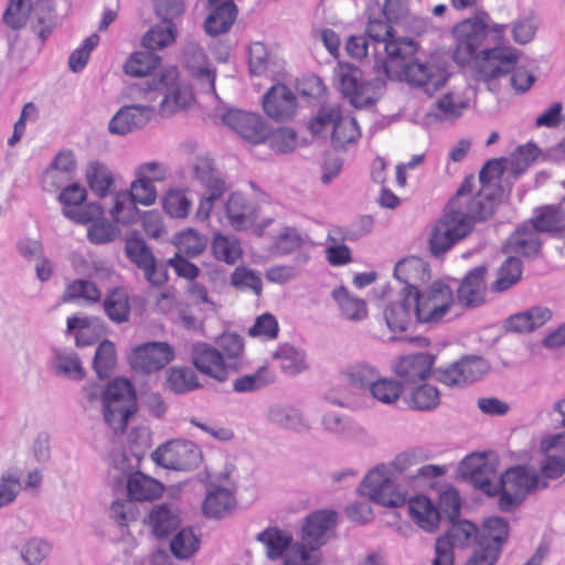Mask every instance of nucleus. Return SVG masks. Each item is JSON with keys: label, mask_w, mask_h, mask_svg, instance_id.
<instances>
[{"label": "nucleus", "mask_w": 565, "mask_h": 565, "mask_svg": "<svg viewBox=\"0 0 565 565\" xmlns=\"http://www.w3.org/2000/svg\"><path fill=\"white\" fill-rule=\"evenodd\" d=\"M86 189L79 183L65 186L58 194L60 202L64 205V215L79 224L90 223L103 215L99 204L83 205L86 200Z\"/></svg>", "instance_id": "nucleus-18"}, {"label": "nucleus", "mask_w": 565, "mask_h": 565, "mask_svg": "<svg viewBox=\"0 0 565 565\" xmlns=\"http://www.w3.org/2000/svg\"><path fill=\"white\" fill-rule=\"evenodd\" d=\"M540 233H542V231L535 226V220L533 217L530 223L521 225L510 235L503 246L504 253L518 254L524 257L536 256L542 246Z\"/></svg>", "instance_id": "nucleus-26"}, {"label": "nucleus", "mask_w": 565, "mask_h": 565, "mask_svg": "<svg viewBox=\"0 0 565 565\" xmlns=\"http://www.w3.org/2000/svg\"><path fill=\"white\" fill-rule=\"evenodd\" d=\"M348 381L355 387L370 390L380 372L367 363H356L345 372Z\"/></svg>", "instance_id": "nucleus-64"}, {"label": "nucleus", "mask_w": 565, "mask_h": 565, "mask_svg": "<svg viewBox=\"0 0 565 565\" xmlns=\"http://www.w3.org/2000/svg\"><path fill=\"white\" fill-rule=\"evenodd\" d=\"M33 10L32 0H9L3 13V22L12 30L23 28Z\"/></svg>", "instance_id": "nucleus-58"}, {"label": "nucleus", "mask_w": 565, "mask_h": 565, "mask_svg": "<svg viewBox=\"0 0 565 565\" xmlns=\"http://www.w3.org/2000/svg\"><path fill=\"white\" fill-rule=\"evenodd\" d=\"M52 367L56 375L65 376L73 380H82L85 371L77 354L73 351L57 350L55 351Z\"/></svg>", "instance_id": "nucleus-52"}, {"label": "nucleus", "mask_w": 565, "mask_h": 565, "mask_svg": "<svg viewBox=\"0 0 565 565\" xmlns=\"http://www.w3.org/2000/svg\"><path fill=\"white\" fill-rule=\"evenodd\" d=\"M435 356L427 352H418L401 356L394 364L393 371L403 388L426 381L434 374Z\"/></svg>", "instance_id": "nucleus-22"}, {"label": "nucleus", "mask_w": 565, "mask_h": 565, "mask_svg": "<svg viewBox=\"0 0 565 565\" xmlns=\"http://www.w3.org/2000/svg\"><path fill=\"white\" fill-rule=\"evenodd\" d=\"M263 107L268 117L289 120L296 114L297 98L286 85L278 84L264 95Z\"/></svg>", "instance_id": "nucleus-27"}, {"label": "nucleus", "mask_w": 565, "mask_h": 565, "mask_svg": "<svg viewBox=\"0 0 565 565\" xmlns=\"http://www.w3.org/2000/svg\"><path fill=\"white\" fill-rule=\"evenodd\" d=\"M222 121L254 145L266 141L270 132V126L259 114L231 109L223 115Z\"/></svg>", "instance_id": "nucleus-21"}, {"label": "nucleus", "mask_w": 565, "mask_h": 565, "mask_svg": "<svg viewBox=\"0 0 565 565\" xmlns=\"http://www.w3.org/2000/svg\"><path fill=\"white\" fill-rule=\"evenodd\" d=\"M162 490L163 486L157 479L142 472H135L128 478V495L135 501L154 500L162 493Z\"/></svg>", "instance_id": "nucleus-37"}, {"label": "nucleus", "mask_w": 565, "mask_h": 565, "mask_svg": "<svg viewBox=\"0 0 565 565\" xmlns=\"http://www.w3.org/2000/svg\"><path fill=\"white\" fill-rule=\"evenodd\" d=\"M448 79V73L437 62L412 60L401 70V76L393 81H404L409 86L422 88L427 95H433Z\"/></svg>", "instance_id": "nucleus-16"}, {"label": "nucleus", "mask_w": 565, "mask_h": 565, "mask_svg": "<svg viewBox=\"0 0 565 565\" xmlns=\"http://www.w3.org/2000/svg\"><path fill=\"white\" fill-rule=\"evenodd\" d=\"M408 512L412 520L424 531L434 532L438 527L440 514L434 503L425 495L408 499Z\"/></svg>", "instance_id": "nucleus-33"}, {"label": "nucleus", "mask_w": 565, "mask_h": 565, "mask_svg": "<svg viewBox=\"0 0 565 565\" xmlns=\"http://www.w3.org/2000/svg\"><path fill=\"white\" fill-rule=\"evenodd\" d=\"M308 236L292 226H281L273 236L269 250L277 256H287L303 247Z\"/></svg>", "instance_id": "nucleus-35"}, {"label": "nucleus", "mask_w": 565, "mask_h": 565, "mask_svg": "<svg viewBox=\"0 0 565 565\" xmlns=\"http://www.w3.org/2000/svg\"><path fill=\"white\" fill-rule=\"evenodd\" d=\"M152 111L153 106L148 103L124 106L109 120L108 130L111 135L126 136L146 126Z\"/></svg>", "instance_id": "nucleus-23"}, {"label": "nucleus", "mask_w": 565, "mask_h": 565, "mask_svg": "<svg viewBox=\"0 0 565 565\" xmlns=\"http://www.w3.org/2000/svg\"><path fill=\"white\" fill-rule=\"evenodd\" d=\"M206 243V238L193 228L180 232L174 239L179 253L190 257L200 255L205 249Z\"/></svg>", "instance_id": "nucleus-62"}, {"label": "nucleus", "mask_w": 565, "mask_h": 565, "mask_svg": "<svg viewBox=\"0 0 565 565\" xmlns=\"http://www.w3.org/2000/svg\"><path fill=\"white\" fill-rule=\"evenodd\" d=\"M85 178L89 189L99 198L111 193L115 178L113 172L103 163L92 161L87 164Z\"/></svg>", "instance_id": "nucleus-42"}, {"label": "nucleus", "mask_w": 565, "mask_h": 565, "mask_svg": "<svg viewBox=\"0 0 565 565\" xmlns=\"http://www.w3.org/2000/svg\"><path fill=\"white\" fill-rule=\"evenodd\" d=\"M403 391L404 388L397 380L381 377L380 375L369 393L374 399L391 405L398 401Z\"/></svg>", "instance_id": "nucleus-59"}, {"label": "nucleus", "mask_w": 565, "mask_h": 565, "mask_svg": "<svg viewBox=\"0 0 565 565\" xmlns=\"http://www.w3.org/2000/svg\"><path fill=\"white\" fill-rule=\"evenodd\" d=\"M309 128L313 135L327 137L337 149H344L354 145L361 137L360 127L355 118L344 116L339 106H327L319 109L311 119Z\"/></svg>", "instance_id": "nucleus-7"}, {"label": "nucleus", "mask_w": 565, "mask_h": 565, "mask_svg": "<svg viewBox=\"0 0 565 565\" xmlns=\"http://www.w3.org/2000/svg\"><path fill=\"white\" fill-rule=\"evenodd\" d=\"M508 537L509 523L505 519L501 516L486 519L476 546L468 556V565H495Z\"/></svg>", "instance_id": "nucleus-11"}, {"label": "nucleus", "mask_w": 565, "mask_h": 565, "mask_svg": "<svg viewBox=\"0 0 565 565\" xmlns=\"http://www.w3.org/2000/svg\"><path fill=\"white\" fill-rule=\"evenodd\" d=\"M337 519L338 515L333 510H318L311 513L302 526V541L311 550H318L329 540Z\"/></svg>", "instance_id": "nucleus-24"}, {"label": "nucleus", "mask_w": 565, "mask_h": 565, "mask_svg": "<svg viewBox=\"0 0 565 565\" xmlns=\"http://www.w3.org/2000/svg\"><path fill=\"white\" fill-rule=\"evenodd\" d=\"M175 356L174 349L167 342L151 341L136 347L130 354L132 369L151 374L168 365Z\"/></svg>", "instance_id": "nucleus-17"}, {"label": "nucleus", "mask_w": 565, "mask_h": 565, "mask_svg": "<svg viewBox=\"0 0 565 565\" xmlns=\"http://www.w3.org/2000/svg\"><path fill=\"white\" fill-rule=\"evenodd\" d=\"M546 482H541L536 470L529 466H515L509 468L501 476V497L499 508L509 512L516 509L527 494L540 487L545 488Z\"/></svg>", "instance_id": "nucleus-10"}, {"label": "nucleus", "mask_w": 565, "mask_h": 565, "mask_svg": "<svg viewBox=\"0 0 565 565\" xmlns=\"http://www.w3.org/2000/svg\"><path fill=\"white\" fill-rule=\"evenodd\" d=\"M507 25L490 23L487 13L481 12L459 22L452 30L456 49L454 58L465 65L475 61L476 76L489 83L505 76L520 60V51L501 46Z\"/></svg>", "instance_id": "nucleus-1"}, {"label": "nucleus", "mask_w": 565, "mask_h": 565, "mask_svg": "<svg viewBox=\"0 0 565 565\" xmlns=\"http://www.w3.org/2000/svg\"><path fill=\"white\" fill-rule=\"evenodd\" d=\"M181 523L179 509L170 503L153 507L149 514V524L157 537H166Z\"/></svg>", "instance_id": "nucleus-34"}, {"label": "nucleus", "mask_w": 565, "mask_h": 565, "mask_svg": "<svg viewBox=\"0 0 565 565\" xmlns=\"http://www.w3.org/2000/svg\"><path fill=\"white\" fill-rule=\"evenodd\" d=\"M269 420L285 429L296 433H308L311 424L305 413L290 404H275L268 411Z\"/></svg>", "instance_id": "nucleus-32"}, {"label": "nucleus", "mask_w": 565, "mask_h": 565, "mask_svg": "<svg viewBox=\"0 0 565 565\" xmlns=\"http://www.w3.org/2000/svg\"><path fill=\"white\" fill-rule=\"evenodd\" d=\"M333 299L340 307V310L349 320L361 321L367 316L366 303L363 299L351 296L348 290L340 287L332 292Z\"/></svg>", "instance_id": "nucleus-53"}, {"label": "nucleus", "mask_w": 565, "mask_h": 565, "mask_svg": "<svg viewBox=\"0 0 565 565\" xmlns=\"http://www.w3.org/2000/svg\"><path fill=\"white\" fill-rule=\"evenodd\" d=\"M114 204L109 210L113 220L122 225L135 223L139 217L137 202L128 194V191H119L114 195Z\"/></svg>", "instance_id": "nucleus-51"}, {"label": "nucleus", "mask_w": 565, "mask_h": 565, "mask_svg": "<svg viewBox=\"0 0 565 565\" xmlns=\"http://www.w3.org/2000/svg\"><path fill=\"white\" fill-rule=\"evenodd\" d=\"M257 541L260 542L268 558L277 559L291 543V535L278 527H268L257 535Z\"/></svg>", "instance_id": "nucleus-49"}, {"label": "nucleus", "mask_w": 565, "mask_h": 565, "mask_svg": "<svg viewBox=\"0 0 565 565\" xmlns=\"http://www.w3.org/2000/svg\"><path fill=\"white\" fill-rule=\"evenodd\" d=\"M163 210L174 218H185L192 206L191 199L183 190H170L163 198Z\"/></svg>", "instance_id": "nucleus-63"}, {"label": "nucleus", "mask_w": 565, "mask_h": 565, "mask_svg": "<svg viewBox=\"0 0 565 565\" xmlns=\"http://www.w3.org/2000/svg\"><path fill=\"white\" fill-rule=\"evenodd\" d=\"M469 105V89H452L443 94L434 103L428 116L441 121H452L462 116Z\"/></svg>", "instance_id": "nucleus-28"}, {"label": "nucleus", "mask_w": 565, "mask_h": 565, "mask_svg": "<svg viewBox=\"0 0 565 565\" xmlns=\"http://www.w3.org/2000/svg\"><path fill=\"white\" fill-rule=\"evenodd\" d=\"M385 463L372 468L363 478L359 492L371 501L386 507L399 508L406 504V484Z\"/></svg>", "instance_id": "nucleus-6"}, {"label": "nucleus", "mask_w": 565, "mask_h": 565, "mask_svg": "<svg viewBox=\"0 0 565 565\" xmlns=\"http://www.w3.org/2000/svg\"><path fill=\"white\" fill-rule=\"evenodd\" d=\"M522 275V263L515 256H509L500 266L498 278L492 284L491 288L494 291H505L515 285Z\"/></svg>", "instance_id": "nucleus-57"}, {"label": "nucleus", "mask_w": 565, "mask_h": 565, "mask_svg": "<svg viewBox=\"0 0 565 565\" xmlns=\"http://www.w3.org/2000/svg\"><path fill=\"white\" fill-rule=\"evenodd\" d=\"M200 386L198 374L189 366H172L166 371V387L174 394H186Z\"/></svg>", "instance_id": "nucleus-40"}, {"label": "nucleus", "mask_w": 565, "mask_h": 565, "mask_svg": "<svg viewBox=\"0 0 565 565\" xmlns=\"http://www.w3.org/2000/svg\"><path fill=\"white\" fill-rule=\"evenodd\" d=\"M151 458L166 469L188 471L200 465L202 455L192 441L177 439L159 446Z\"/></svg>", "instance_id": "nucleus-15"}, {"label": "nucleus", "mask_w": 565, "mask_h": 565, "mask_svg": "<svg viewBox=\"0 0 565 565\" xmlns=\"http://www.w3.org/2000/svg\"><path fill=\"white\" fill-rule=\"evenodd\" d=\"M423 267L418 259H404L396 264L395 277L405 284L401 297L391 301L384 309V319L388 329L393 332H404L412 323L414 306L412 291L414 289V273Z\"/></svg>", "instance_id": "nucleus-5"}, {"label": "nucleus", "mask_w": 565, "mask_h": 565, "mask_svg": "<svg viewBox=\"0 0 565 565\" xmlns=\"http://www.w3.org/2000/svg\"><path fill=\"white\" fill-rule=\"evenodd\" d=\"M191 361L199 372L220 383L227 381L232 373L231 364L222 352L206 342H196L192 345Z\"/></svg>", "instance_id": "nucleus-19"}, {"label": "nucleus", "mask_w": 565, "mask_h": 565, "mask_svg": "<svg viewBox=\"0 0 565 565\" xmlns=\"http://www.w3.org/2000/svg\"><path fill=\"white\" fill-rule=\"evenodd\" d=\"M333 82L341 94L356 108L373 105L385 87V81L381 77L362 81L361 70L345 62H339L333 68Z\"/></svg>", "instance_id": "nucleus-4"}, {"label": "nucleus", "mask_w": 565, "mask_h": 565, "mask_svg": "<svg viewBox=\"0 0 565 565\" xmlns=\"http://www.w3.org/2000/svg\"><path fill=\"white\" fill-rule=\"evenodd\" d=\"M309 259L310 255L308 253L299 252L294 258V264H279L270 266L265 270V277L268 281L274 284H287L300 276V267L306 265Z\"/></svg>", "instance_id": "nucleus-46"}, {"label": "nucleus", "mask_w": 565, "mask_h": 565, "mask_svg": "<svg viewBox=\"0 0 565 565\" xmlns=\"http://www.w3.org/2000/svg\"><path fill=\"white\" fill-rule=\"evenodd\" d=\"M234 504L233 493L228 489L216 487L207 492L203 502V513L209 518H223Z\"/></svg>", "instance_id": "nucleus-47"}, {"label": "nucleus", "mask_w": 565, "mask_h": 565, "mask_svg": "<svg viewBox=\"0 0 565 565\" xmlns=\"http://www.w3.org/2000/svg\"><path fill=\"white\" fill-rule=\"evenodd\" d=\"M412 297L416 321L428 326L441 322L455 303L452 289L441 281H434L422 290L414 284Z\"/></svg>", "instance_id": "nucleus-8"}, {"label": "nucleus", "mask_w": 565, "mask_h": 565, "mask_svg": "<svg viewBox=\"0 0 565 565\" xmlns=\"http://www.w3.org/2000/svg\"><path fill=\"white\" fill-rule=\"evenodd\" d=\"M103 308L106 316L115 323H124L130 317V303L128 292L124 288L110 290L104 301Z\"/></svg>", "instance_id": "nucleus-45"}, {"label": "nucleus", "mask_w": 565, "mask_h": 565, "mask_svg": "<svg viewBox=\"0 0 565 565\" xmlns=\"http://www.w3.org/2000/svg\"><path fill=\"white\" fill-rule=\"evenodd\" d=\"M542 450L546 452L541 462V473L546 479H557L565 473L564 455L550 452L552 450L565 451V433L557 434L543 439Z\"/></svg>", "instance_id": "nucleus-31"}, {"label": "nucleus", "mask_w": 565, "mask_h": 565, "mask_svg": "<svg viewBox=\"0 0 565 565\" xmlns=\"http://www.w3.org/2000/svg\"><path fill=\"white\" fill-rule=\"evenodd\" d=\"M230 282L234 288L250 291L256 296H260L263 291L260 273L247 266L236 267L231 274Z\"/></svg>", "instance_id": "nucleus-55"}, {"label": "nucleus", "mask_w": 565, "mask_h": 565, "mask_svg": "<svg viewBox=\"0 0 565 565\" xmlns=\"http://www.w3.org/2000/svg\"><path fill=\"white\" fill-rule=\"evenodd\" d=\"M194 57H198V64L192 63L190 60L186 62V68L192 76L199 82L201 89L205 93H215V70L212 68L200 46H193L189 51Z\"/></svg>", "instance_id": "nucleus-44"}, {"label": "nucleus", "mask_w": 565, "mask_h": 565, "mask_svg": "<svg viewBox=\"0 0 565 565\" xmlns=\"http://www.w3.org/2000/svg\"><path fill=\"white\" fill-rule=\"evenodd\" d=\"M126 97L150 105L158 102V113L162 117L186 110L195 102L192 87L181 79L175 66L164 67L145 82L127 86Z\"/></svg>", "instance_id": "nucleus-2"}, {"label": "nucleus", "mask_w": 565, "mask_h": 565, "mask_svg": "<svg viewBox=\"0 0 565 565\" xmlns=\"http://www.w3.org/2000/svg\"><path fill=\"white\" fill-rule=\"evenodd\" d=\"M192 177L205 189L226 188L224 180L207 157H198L192 164Z\"/></svg>", "instance_id": "nucleus-54"}, {"label": "nucleus", "mask_w": 565, "mask_h": 565, "mask_svg": "<svg viewBox=\"0 0 565 565\" xmlns=\"http://www.w3.org/2000/svg\"><path fill=\"white\" fill-rule=\"evenodd\" d=\"M135 402L136 394L128 380L118 377L108 384L103 396L104 419L115 433L126 429Z\"/></svg>", "instance_id": "nucleus-9"}, {"label": "nucleus", "mask_w": 565, "mask_h": 565, "mask_svg": "<svg viewBox=\"0 0 565 565\" xmlns=\"http://www.w3.org/2000/svg\"><path fill=\"white\" fill-rule=\"evenodd\" d=\"M490 371L489 362L479 355H463L447 366L434 370L435 379L450 387H462L481 380Z\"/></svg>", "instance_id": "nucleus-12"}, {"label": "nucleus", "mask_w": 565, "mask_h": 565, "mask_svg": "<svg viewBox=\"0 0 565 565\" xmlns=\"http://www.w3.org/2000/svg\"><path fill=\"white\" fill-rule=\"evenodd\" d=\"M127 257L142 269L145 278L152 285H162L167 280L166 270L156 264V259L146 243L140 238H128Z\"/></svg>", "instance_id": "nucleus-25"}, {"label": "nucleus", "mask_w": 565, "mask_h": 565, "mask_svg": "<svg viewBox=\"0 0 565 565\" xmlns=\"http://www.w3.org/2000/svg\"><path fill=\"white\" fill-rule=\"evenodd\" d=\"M211 248L217 260L228 265H234L243 257L241 241L233 234L215 233Z\"/></svg>", "instance_id": "nucleus-38"}, {"label": "nucleus", "mask_w": 565, "mask_h": 565, "mask_svg": "<svg viewBox=\"0 0 565 565\" xmlns=\"http://www.w3.org/2000/svg\"><path fill=\"white\" fill-rule=\"evenodd\" d=\"M273 358L287 376H295L308 367L305 352L289 344L280 345L274 352Z\"/></svg>", "instance_id": "nucleus-43"}, {"label": "nucleus", "mask_w": 565, "mask_h": 565, "mask_svg": "<svg viewBox=\"0 0 565 565\" xmlns=\"http://www.w3.org/2000/svg\"><path fill=\"white\" fill-rule=\"evenodd\" d=\"M469 181L462 182L454 199L447 204L443 215L435 222L429 232L428 245L431 255L439 257L455 244L465 238L472 225L462 215V198L469 191Z\"/></svg>", "instance_id": "nucleus-3"}, {"label": "nucleus", "mask_w": 565, "mask_h": 565, "mask_svg": "<svg viewBox=\"0 0 565 565\" xmlns=\"http://www.w3.org/2000/svg\"><path fill=\"white\" fill-rule=\"evenodd\" d=\"M175 24L162 22L152 26L142 38V45L148 50H161L175 40Z\"/></svg>", "instance_id": "nucleus-56"}, {"label": "nucleus", "mask_w": 565, "mask_h": 565, "mask_svg": "<svg viewBox=\"0 0 565 565\" xmlns=\"http://www.w3.org/2000/svg\"><path fill=\"white\" fill-rule=\"evenodd\" d=\"M100 297L102 292L95 282L87 279H76L66 286L62 295V301L90 306L99 302Z\"/></svg>", "instance_id": "nucleus-41"}, {"label": "nucleus", "mask_w": 565, "mask_h": 565, "mask_svg": "<svg viewBox=\"0 0 565 565\" xmlns=\"http://www.w3.org/2000/svg\"><path fill=\"white\" fill-rule=\"evenodd\" d=\"M225 217L234 230H252L257 236H263L266 227L273 223V218H266L259 224L256 223L259 217V206L241 192H233L227 198Z\"/></svg>", "instance_id": "nucleus-13"}, {"label": "nucleus", "mask_w": 565, "mask_h": 565, "mask_svg": "<svg viewBox=\"0 0 565 565\" xmlns=\"http://www.w3.org/2000/svg\"><path fill=\"white\" fill-rule=\"evenodd\" d=\"M209 14L204 21V31L211 36L230 31L237 17L234 0H207Z\"/></svg>", "instance_id": "nucleus-29"}, {"label": "nucleus", "mask_w": 565, "mask_h": 565, "mask_svg": "<svg viewBox=\"0 0 565 565\" xmlns=\"http://www.w3.org/2000/svg\"><path fill=\"white\" fill-rule=\"evenodd\" d=\"M200 545V540L192 529L185 527L179 531L170 542L171 553L179 559L192 556Z\"/></svg>", "instance_id": "nucleus-60"}, {"label": "nucleus", "mask_w": 565, "mask_h": 565, "mask_svg": "<svg viewBox=\"0 0 565 565\" xmlns=\"http://www.w3.org/2000/svg\"><path fill=\"white\" fill-rule=\"evenodd\" d=\"M470 183L469 191L462 198V215L467 221L473 224L476 221H484L490 217L500 201V189L498 184L481 185L478 193L472 198L468 194L472 189V179H466L463 182Z\"/></svg>", "instance_id": "nucleus-20"}, {"label": "nucleus", "mask_w": 565, "mask_h": 565, "mask_svg": "<svg viewBox=\"0 0 565 565\" xmlns=\"http://www.w3.org/2000/svg\"><path fill=\"white\" fill-rule=\"evenodd\" d=\"M535 226L542 233H550L565 244V210L556 206H544L534 216Z\"/></svg>", "instance_id": "nucleus-39"}, {"label": "nucleus", "mask_w": 565, "mask_h": 565, "mask_svg": "<svg viewBox=\"0 0 565 565\" xmlns=\"http://www.w3.org/2000/svg\"><path fill=\"white\" fill-rule=\"evenodd\" d=\"M385 56L376 57L374 68L383 72L388 79L398 78L401 70L408 64L418 51V43L411 36L397 32L383 45Z\"/></svg>", "instance_id": "nucleus-14"}, {"label": "nucleus", "mask_w": 565, "mask_h": 565, "mask_svg": "<svg viewBox=\"0 0 565 565\" xmlns=\"http://www.w3.org/2000/svg\"><path fill=\"white\" fill-rule=\"evenodd\" d=\"M404 392H406L405 402L413 409L430 411L436 408L440 402L438 388L425 381L404 388Z\"/></svg>", "instance_id": "nucleus-36"}, {"label": "nucleus", "mask_w": 565, "mask_h": 565, "mask_svg": "<svg viewBox=\"0 0 565 565\" xmlns=\"http://www.w3.org/2000/svg\"><path fill=\"white\" fill-rule=\"evenodd\" d=\"M423 459L424 451L420 448H411L396 455L386 467H390L391 471L409 487L408 478L414 473L412 469L418 466Z\"/></svg>", "instance_id": "nucleus-50"}, {"label": "nucleus", "mask_w": 565, "mask_h": 565, "mask_svg": "<svg viewBox=\"0 0 565 565\" xmlns=\"http://www.w3.org/2000/svg\"><path fill=\"white\" fill-rule=\"evenodd\" d=\"M487 267L483 265L471 269L458 288V301L465 307H477L484 301Z\"/></svg>", "instance_id": "nucleus-30"}, {"label": "nucleus", "mask_w": 565, "mask_h": 565, "mask_svg": "<svg viewBox=\"0 0 565 565\" xmlns=\"http://www.w3.org/2000/svg\"><path fill=\"white\" fill-rule=\"evenodd\" d=\"M161 65V57L150 52H135L124 64V72L131 77H148Z\"/></svg>", "instance_id": "nucleus-48"}, {"label": "nucleus", "mask_w": 565, "mask_h": 565, "mask_svg": "<svg viewBox=\"0 0 565 565\" xmlns=\"http://www.w3.org/2000/svg\"><path fill=\"white\" fill-rule=\"evenodd\" d=\"M218 350L231 364V372H236L244 351L243 339L235 333H224L217 341Z\"/></svg>", "instance_id": "nucleus-61"}]
</instances>
